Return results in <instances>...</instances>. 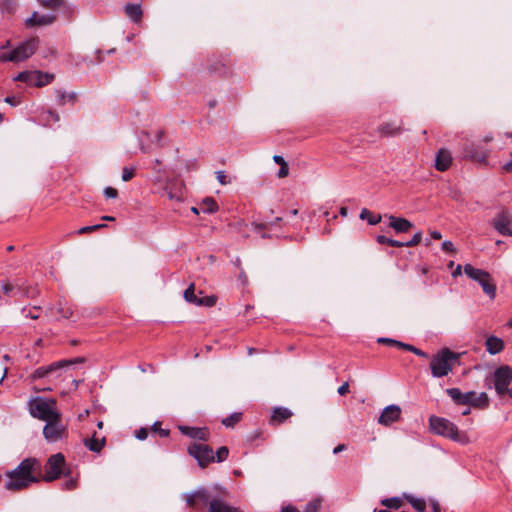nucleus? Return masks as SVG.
Masks as SVG:
<instances>
[{"label": "nucleus", "instance_id": "1", "mask_svg": "<svg viewBox=\"0 0 512 512\" xmlns=\"http://www.w3.org/2000/svg\"><path fill=\"white\" fill-rule=\"evenodd\" d=\"M41 464L35 458H26L13 470L5 473L7 480L5 489L20 491L39 481Z\"/></svg>", "mask_w": 512, "mask_h": 512}, {"label": "nucleus", "instance_id": "2", "mask_svg": "<svg viewBox=\"0 0 512 512\" xmlns=\"http://www.w3.org/2000/svg\"><path fill=\"white\" fill-rule=\"evenodd\" d=\"M459 358V353L453 352L449 348L441 349L431 359L430 370L432 376L435 378L447 376L459 362Z\"/></svg>", "mask_w": 512, "mask_h": 512}, {"label": "nucleus", "instance_id": "3", "mask_svg": "<svg viewBox=\"0 0 512 512\" xmlns=\"http://www.w3.org/2000/svg\"><path fill=\"white\" fill-rule=\"evenodd\" d=\"M430 429L433 433L450 438L451 440L467 444L469 438L465 432H460L457 426L446 418L431 416L429 419Z\"/></svg>", "mask_w": 512, "mask_h": 512}, {"label": "nucleus", "instance_id": "4", "mask_svg": "<svg viewBox=\"0 0 512 512\" xmlns=\"http://www.w3.org/2000/svg\"><path fill=\"white\" fill-rule=\"evenodd\" d=\"M512 383V368L509 365L497 367L489 377L486 378V385L494 388L498 397L509 396V388Z\"/></svg>", "mask_w": 512, "mask_h": 512}, {"label": "nucleus", "instance_id": "5", "mask_svg": "<svg viewBox=\"0 0 512 512\" xmlns=\"http://www.w3.org/2000/svg\"><path fill=\"white\" fill-rule=\"evenodd\" d=\"M29 412L32 417L45 422L61 416L54 399L36 398L31 400L29 402Z\"/></svg>", "mask_w": 512, "mask_h": 512}, {"label": "nucleus", "instance_id": "6", "mask_svg": "<svg viewBox=\"0 0 512 512\" xmlns=\"http://www.w3.org/2000/svg\"><path fill=\"white\" fill-rule=\"evenodd\" d=\"M463 269L467 277L476 281L490 299H494L496 297V284L487 271L475 268L471 264L464 265Z\"/></svg>", "mask_w": 512, "mask_h": 512}, {"label": "nucleus", "instance_id": "7", "mask_svg": "<svg viewBox=\"0 0 512 512\" xmlns=\"http://www.w3.org/2000/svg\"><path fill=\"white\" fill-rule=\"evenodd\" d=\"M37 47L38 39L32 38L25 41L11 52L3 53L1 55V59L3 61L20 62L32 56L35 53Z\"/></svg>", "mask_w": 512, "mask_h": 512}, {"label": "nucleus", "instance_id": "8", "mask_svg": "<svg viewBox=\"0 0 512 512\" xmlns=\"http://www.w3.org/2000/svg\"><path fill=\"white\" fill-rule=\"evenodd\" d=\"M68 435V430L63 424L61 416L47 421L43 428V436L48 443H56Z\"/></svg>", "mask_w": 512, "mask_h": 512}, {"label": "nucleus", "instance_id": "9", "mask_svg": "<svg viewBox=\"0 0 512 512\" xmlns=\"http://www.w3.org/2000/svg\"><path fill=\"white\" fill-rule=\"evenodd\" d=\"M75 361L71 360H60L57 362H53L47 366H42L33 371L30 375L31 380H38L47 377L59 378L61 377V371L63 368L68 367L73 364Z\"/></svg>", "mask_w": 512, "mask_h": 512}, {"label": "nucleus", "instance_id": "10", "mask_svg": "<svg viewBox=\"0 0 512 512\" xmlns=\"http://www.w3.org/2000/svg\"><path fill=\"white\" fill-rule=\"evenodd\" d=\"M188 453L196 459L200 467H206L208 464L215 462L214 451L206 444L192 443L188 447Z\"/></svg>", "mask_w": 512, "mask_h": 512}, {"label": "nucleus", "instance_id": "11", "mask_svg": "<svg viewBox=\"0 0 512 512\" xmlns=\"http://www.w3.org/2000/svg\"><path fill=\"white\" fill-rule=\"evenodd\" d=\"M65 466V457L62 453H56L50 456L45 465V475L43 479L46 482H51L58 479Z\"/></svg>", "mask_w": 512, "mask_h": 512}, {"label": "nucleus", "instance_id": "12", "mask_svg": "<svg viewBox=\"0 0 512 512\" xmlns=\"http://www.w3.org/2000/svg\"><path fill=\"white\" fill-rule=\"evenodd\" d=\"M215 489H219L221 495H210V499L207 502L209 504V512H243L239 508L232 507L226 503L224 496L227 495L228 492L225 488L215 486Z\"/></svg>", "mask_w": 512, "mask_h": 512}, {"label": "nucleus", "instance_id": "13", "mask_svg": "<svg viewBox=\"0 0 512 512\" xmlns=\"http://www.w3.org/2000/svg\"><path fill=\"white\" fill-rule=\"evenodd\" d=\"M489 152L480 143L467 142L463 146L462 156L463 158L470 159L472 161L484 163L488 158Z\"/></svg>", "mask_w": 512, "mask_h": 512}, {"label": "nucleus", "instance_id": "14", "mask_svg": "<svg viewBox=\"0 0 512 512\" xmlns=\"http://www.w3.org/2000/svg\"><path fill=\"white\" fill-rule=\"evenodd\" d=\"M512 216L508 210H502L495 216L493 227L503 236H512Z\"/></svg>", "mask_w": 512, "mask_h": 512}, {"label": "nucleus", "instance_id": "15", "mask_svg": "<svg viewBox=\"0 0 512 512\" xmlns=\"http://www.w3.org/2000/svg\"><path fill=\"white\" fill-rule=\"evenodd\" d=\"M164 191L170 200L178 202L184 200L185 187L183 181L179 178L169 179L165 185Z\"/></svg>", "mask_w": 512, "mask_h": 512}, {"label": "nucleus", "instance_id": "16", "mask_svg": "<svg viewBox=\"0 0 512 512\" xmlns=\"http://www.w3.org/2000/svg\"><path fill=\"white\" fill-rule=\"evenodd\" d=\"M401 416V408L398 405L392 404L385 407L378 418V423L384 426H389L398 421Z\"/></svg>", "mask_w": 512, "mask_h": 512}, {"label": "nucleus", "instance_id": "17", "mask_svg": "<svg viewBox=\"0 0 512 512\" xmlns=\"http://www.w3.org/2000/svg\"><path fill=\"white\" fill-rule=\"evenodd\" d=\"M182 497L185 500L187 506L194 507L196 505V500L207 503L210 499V492L205 487H198L193 492L183 494Z\"/></svg>", "mask_w": 512, "mask_h": 512}, {"label": "nucleus", "instance_id": "18", "mask_svg": "<svg viewBox=\"0 0 512 512\" xmlns=\"http://www.w3.org/2000/svg\"><path fill=\"white\" fill-rule=\"evenodd\" d=\"M180 432L192 439L207 441L209 438V430L206 427H190L179 426Z\"/></svg>", "mask_w": 512, "mask_h": 512}, {"label": "nucleus", "instance_id": "19", "mask_svg": "<svg viewBox=\"0 0 512 512\" xmlns=\"http://www.w3.org/2000/svg\"><path fill=\"white\" fill-rule=\"evenodd\" d=\"M452 163V155L449 150L441 148L436 154L435 168L438 171H446Z\"/></svg>", "mask_w": 512, "mask_h": 512}, {"label": "nucleus", "instance_id": "20", "mask_svg": "<svg viewBox=\"0 0 512 512\" xmlns=\"http://www.w3.org/2000/svg\"><path fill=\"white\" fill-rule=\"evenodd\" d=\"M377 131L384 137L396 136L402 133V122H385L382 123Z\"/></svg>", "mask_w": 512, "mask_h": 512}, {"label": "nucleus", "instance_id": "21", "mask_svg": "<svg viewBox=\"0 0 512 512\" xmlns=\"http://www.w3.org/2000/svg\"><path fill=\"white\" fill-rule=\"evenodd\" d=\"M446 393L457 405H467L470 402L469 397L473 396L468 392L462 393L459 388H448Z\"/></svg>", "mask_w": 512, "mask_h": 512}, {"label": "nucleus", "instance_id": "22", "mask_svg": "<svg viewBox=\"0 0 512 512\" xmlns=\"http://www.w3.org/2000/svg\"><path fill=\"white\" fill-rule=\"evenodd\" d=\"M486 351L491 355H496L504 349V342L496 336H489L485 341Z\"/></svg>", "mask_w": 512, "mask_h": 512}, {"label": "nucleus", "instance_id": "23", "mask_svg": "<svg viewBox=\"0 0 512 512\" xmlns=\"http://www.w3.org/2000/svg\"><path fill=\"white\" fill-rule=\"evenodd\" d=\"M390 227L397 233H404L409 231L413 227V224L405 218L390 216Z\"/></svg>", "mask_w": 512, "mask_h": 512}, {"label": "nucleus", "instance_id": "24", "mask_svg": "<svg viewBox=\"0 0 512 512\" xmlns=\"http://www.w3.org/2000/svg\"><path fill=\"white\" fill-rule=\"evenodd\" d=\"M473 396L469 397L470 402L467 405H470L475 408H487L489 405V397L487 393L481 392L480 394H476L474 391H469Z\"/></svg>", "mask_w": 512, "mask_h": 512}, {"label": "nucleus", "instance_id": "25", "mask_svg": "<svg viewBox=\"0 0 512 512\" xmlns=\"http://www.w3.org/2000/svg\"><path fill=\"white\" fill-rule=\"evenodd\" d=\"M54 79V74L45 73L42 71H34L32 78V85L36 87H43L51 83Z\"/></svg>", "mask_w": 512, "mask_h": 512}, {"label": "nucleus", "instance_id": "26", "mask_svg": "<svg viewBox=\"0 0 512 512\" xmlns=\"http://www.w3.org/2000/svg\"><path fill=\"white\" fill-rule=\"evenodd\" d=\"M124 11L133 22L138 23L141 21L143 12L140 4H126Z\"/></svg>", "mask_w": 512, "mask_h": 512}, {"label": "nucleus", "instance_id": "27", "mask_svg": "<svg viewBox=\"0 0 512 512\" xmlns=\"http://www.w3.org/2000/svg\"><path fill=\"white\" fill-rule=\"evenodd\" d=\"M55 94L56 102L59 106H64L67 102L74 104L78 99V94L76 92L67 93L63 90H55Z\"/></svg>", "mask_w": 512, "mask_h": 512}, {"label": "nucleus", "instance_id": "28", "mask_svg": "<svg viewBox=\"0 0 512 512\" xmlns=\"http://www.w3.org/2000/svg\"><path fill=\"white\" fill-rule=\"evenodd\" d=\"M55 20V16L54 15H50V14H47V15H40L36 12H34L31 17L28 19V22L31 26H42V25H48V24H51L53 23Z\"/></svg>", "mask_w": 512, "mask_h": 512}, {"label": "nucleus", "instance_id": "29", "mask_svg": "<svg viewBox=\"0 0 512 512\" xmlns=\"http://www.w3.org/2000/svg\"><path fill=\"white\" fill-rule=\"evenodd\" d=\"M292 416V412L285 407H277L273 410L271 416V422L275 424H281Z\"/></svg>", "mask_w": 512, "mask_h": 512}, {"label": "nucleus", "instance_id": "30", "mask_svg": "<svg viewBox=\"0 0 512 512\" xmlns=\"http://www.w3.org/2000/svg\"><path fill=\"white\" fill-rule=\"evenodd\" d=\"M84 445L92 452L99 453L105 445V438H97L94 434L91 438L84 440Z\"/></svg>", "mask_w": 512, "mask_h": 512}, {"label": "nucleus", "instance_id": "31", "mask_svg": "<svg viewBox=\"0 0 512 512\" xmlns=\"http://www.w3.org/2000/svg\"><path fill=\"white\" fill-rule=\"evenodd\" d=\"M404 498L411 504L417 512H424L426 510V501L422 498H416L413 495L405 494Z\"/></svg>", "mask_w": 512, "mask_h": 512}, {"label": "nucleus", "instance_id": "32", "mask_svg": "<svg viewBox=\"0 0 512 512\" xmlns=\"http://www.w3.org/2000/svg\"><path fill=\"white\" fill-rule=\"evenodd\" d=\"M200 209L205 213L212 214L218 210V204L213 198L207 197L201 202Z\"/></svg>", "mask_w": 512, "mask_h": 512}, {"label": "nucleus", "instance_id": "33", "mask_svg": "<svg viewBox=\"0 0 512 512\" xmlns=\"http://www.w3.org/2000/svg\"><path fill=\"white\" fill-rule=\"evenodd\" d=\"M56 309H57V313H59L61 315L62 319H69L73 316V310H72L71 306L68 305V303H66V302L60 301L57 304Z\"/></svg>", "mask_w": 512, "mask_h": 512}, {"label": "nucleus", "instance_id": "34", "mask_svg": "<svg viewBox=\"0 0 512 512\" xmlns=\"http://www.w3.org/2000/svg\"><path fill=\"white\" fill-rule=\"evenodd\" d=\"M360 219L367 220L370 225H376L381 221V216L375 215L368 209L363 208L360 213Z\"/></svg>", "mask_w": 512, "mask_h": 512}, {"label": "nucleus", "instance_id": "35", "mask_svg": "<svg viewBox=\"0 0 512 512\" xmlns=\"http://www.w3.org/2000/svg\"><path fill=\"white\" fill-rule=\"evenodd\" d=\"M242 419V413L241 412H234L228 417L224 418L222 420V424L225 427H234L240 420Z\"/></svg>", "mask_w": 512, "mask_h": 512}, {"label": "nucleus", "instance_id": "36", "mask_svg": "<svg viewBox=\"0 0 512 512\" xmlns=\"http://www.w3.org/2000/svg\"><path fill=\"white\" fill-rule=\"evenodd\" d=\"M381 505L389 509H399L402 506V500L399 497L384 498Z\"/></svg>", "mask_w": 512, "mask_h": 512}, {"label": "nucleus", "instance_id": "37", "mask_svg": "<svg viewBox=\"0 0 512 512\" xmlns=\"http://www.w3.org/2000/svg\"><path fill=\"white\" fill-rule=\"evenodd\" d=\"M184 299L189 302V303H192L194 305L197 304V301L199 299V297H197L195 295V286L193 283H191L188 288L184 291Z\"/></svg>", "mask_w": 512, "mask_h": 512}, {"label": "nucleus", "instance_id": "38", "mask_svg": "<svg viewBox=\"0 0 512 512\" xmlns=\"http://www.w3.org/2000/svg\"><path fill=\"white\" fill-rule=\"evenodd\" d=\"M16 2L14 0H3L1 2V11L3 14H13L16 10Z\"/></svg>", "mask_w": 512, "mask_h": 512}, {"label": "nucleus", "instance_id": "39", "mask_svg": "<svg viewBox=\"0 0 512 512\" xmlns=\"http://www.w3.org/2000/svg\"><path fill=\"white\" fill-rule=\"evenodd\" d=\"M376 240L379 244H387L391 247H403V242L388 238L384 235H378Z\"/></svg>", "mask_w": 512, "mask_h": 512}, {"label": "nucleus", "instance_id": "40", "mask_svg": "<svg viewBox=\"0 0 512 512\" xmlns=\"http://www.w3.org/2000/svg\"><path fill=\"white\" fill-rule=\"evenodd\" d=\"M33 75H34V71H23V72H20L15 78L14 80L16 81H20V82H24L28 85H32V78H33Z\"/></svg>", "mask_w": 512, "mask_h": 512}, {"label": "nucleus", "instance_id": "41", "mask_svg": "<svg viewBox=\"0 0 512 512\" xmlns=\"http://www.w3.org/2000/svg\"><path fill=\"white\" fill-rule=\"evenodd\" d=\"M217 298L215 296L200 297L197 301V306L212 307L216 304Z\"/></svg>", "mask_w": 512, "mask_h": 512}, {"label": "nucleus", "instance_id": "42", "mask_svg": "<svg viewBox=\"0 0 512 512\" xmlns=\"http://www.w3.org/2000/svg\"><path fill=\"white\" fill-rule=\"evenodd\" d=\"M320 507L321 501L319 499H314L306 504L303 512H318Z\"/></svg>", "mask_w": 512, "mask_h": 512}, {"label": "nucleus", "instance_id": "43", "mask_svg": "<svg viewBox=\"0 0 512 512\" xmlns=\"http://www.w3.org/2000/svg\"><path fill=\"white\" fill-rule=\"evenodd\" d=\"M215 455V461L216 462H223L227 459L229 455V449L226 446L220 447Z\"/></svg>", "mask_w": 512, "mask_h": 512}, {"label": "nucleus", "instance_id": "44", "mask_svg": "<svg viewBox=\"0 0 512 512\" xmlns=\"http://www.w3.org/2000/svg\"><path fill=\"white\" fill-rule=\"evenodd\" d=\"M135 175V169L133 167H124L122 169V180L124 182L130 181Z\"/></svg>", "mask_w": 512, "mask_h": 512}, {"label": "nucleus", "instance_id": "45", "mask_svg": "<svg viewBox=\"0 0 512 512\" xmlns=\"http://www.w3.org/2000/svg\"><path fill=\"white\" fill-rule=\"evenodd\" d=\"M421 239H422V233L421 232H417V233L414 234V236L412 237L411 240H409L407 242H403V247H413V246H416V245H418L421 242Z\"/></svg>", "mask_w": 512, "mask_h": 512}, {"label": "nucleus", "instance_id": "46", "mask_svg": "<svg viewBox=\"0 0 512 512\" xmlns=\"http://www.w3.org/2000/svg\"><path fill=\"white\" fill-rule=\"evenodd\" d=\"M64 4V0H42V5L46 8H59Z\"/></svg>", "mask_w": 512, "mask_h": 512}, {"label": "nucleus", "instance_id": "47", "mask_svg": "<svg viewBox=\"0 0 512 512\" xmlns=\"http://www.w3.org/2000/svg\"><path fill=\"white\" fill-rule=\"evenodd\" d=\"M105 226H106L105 224H95V225H91V226H84V227L80 228L77 233L78 234L89 233V232L104 228Z\"/></svg>", "mask_w": 512, "mask_h": 512}, {"label": "nucleus", "instance_id": "48", "mask_svg": "<svg viewBox=\"0 0 512 512\" xmlns=\"http://www.w3.org/2000/svg\"><path fill=\"white\" fill-rule=\"evenodd\" d=\"M152 431L154 433H158L161 437H167L170 433V431L168 429H162L160 427V423L159 422H155L152 427H151Z\"/></svg>", "mask_w": 512, "mask_h": 512}, {"label": "nucleus", "instance_id": "49", "mask_svg": "<svg viewBox=\"0 0 512 512\" xmlns=\"http://www.w3.org/2000/svg\"><path fill=\"white\" fill-rule=\"evenodd\" d=\"M377 342L380 343V344L394 346V347H397V348H398V344L400 343V341H398V340H395V339H392V338H387V337H380V338L377 339Z\"/></svg>", "mask_w": 512, "mask_h": 512}, {"label": "nucleus", "instance_id": "50", "mask_svg": "<svg viewBox=\"0 0 512 512\" xmlns=\"http://www.w3.org/2000/svg\"><path fill=\"white\" fill-rule=\"evenodd\" d=\"M77 487V480L74 478H70L63 483V489L65 490H74Z\"/></svg>", "mask_w": 512, "mask_h": 512}, {"label": "nucleus", "instance_id": "51", "mask_svg": "<svg viewBox=\"0 0 512 512\" xmlns=\"http://www.w3.org/2000/svg\"><path fill=\"white\" fill-rule=\"evenodd\" d=\"M104 196L106 198L114 199L118 196V191L113 187H106L104 189Z\"/></svg>", "mask_w": 512, "mask_h": 512}, {"label": "nucleus", "instance_id": "52", "mask_svg": "<svg viewBox=\"0 0 512 512\" xmlns=\"http://www.w3.org/2000/svg\"><path fill=\"white\" fill-rule=\"evenodd\" d=\"M216 177H217V180L222 184V185H226L228 184L230 181L228 180V177L226 175V173L224 171H217L216 172Z\"/></svg>", "mask_w": 512, "mask_h": 512}, {"label": "nucleus", "instance_id": "53", "mask_svg": "<svg viewBox=\"0 0 512 512\" xmlns=\"http://www.w3.org/2000/svg\"><path fill=\"white\" fill-rule=\"evenodd\" d=\"M288 174H289L288 164L286 163V164L280 166V169L277 172V176L279 178H285L286 176H288Z\"/></svg>", "mask_w": 512, "mask_h": 512}, {"label": "nucleus", "instance_id": "54", "mask_svg": "<svg viewBox=\"0 0 512 512\" xmlns=\"http://www.w3.org/2000/svg\"><path fill=\"white\" fill-rule=\"evenodd\" d=\"M22 313L24 314V316L26 318H31L33 320H36L39 318V314L36 313V312H33L31 309H26V308H23L22 309Z\"/></svg>", "mask_w": 512, "mask_h": 512}, {"label": "nucleus", "instance_id": "55", "mask_svg": "<svg viewBox=\"0 0 512 512\" xmlns=\"http://www.w3.org/2000/svg\"><path fill=\"white\" fill-rule=\"evenodd\" d=\"M148 436V429L147 428H140L138 431H136V438L139 440H145Z\"/></svg>", "mask_w": 512, "mask_h": 512}, {"label": "nucleus", "instance_id": "56", "mask_svg": "<svg viewBox=\"0 0 512 512\" xmlns=\"http://www.w3.org/2000/svg\"><path fill=\"white\" fill-rule=\"evenodd\" d=\"M442 250L446 252H455L454 244L451 241H444L442 243Z\"/></svg>", "mask_w": 512, "mask_h": 512}, {"label": "nucleus", "instance_id": "57", "mask_svg": "<svg viewBox=\"0 0 512 512\" xmlns=\"http://www.w3.org/2000/svg\"><path fill=\"white\" fill-rule=\"evenodd\" d=\"M1 288L5 294H9L13 290L14 287L10 282L4 281L1 284Z\"/></svg>", "mask_w": 512, "mask_h": 512}, {"label": "nucleus", "instance_id": "58", "mask_svg": "<svg viewBox=\"0 0 512 512\" xmlns=\"http://www.w3.org/2000/svg\"><path fill=\"white\" fill-rule=\"evenodd\" d=\"M4 101L12 106H17L20 104V99L13 97V96H7Z\"/></svg>", "mask_w": 512, "mask_h": 512}, {"label": "nucleus", "instance_id": "59", "mask_svg": "<svg viewBox=\"0 0 512 512\" xmlns=\"http://www.w3.org/2000/svg\"><path fill=\"white\" fill-rule=\"evenodd\" d=\"M338 394L341 396L346 395L349 392V384L348 382L343 383L337 390Z\"/></svg>", "mask_w": 512, "mask_h": 512}, {"label": "nucleus", "instance_id": "60", "mask_svg": "<svg viewBox=\"0 0 512 512\" xmlns=\"http://www.w3.org/2000/svg\"><path fill=\"white\" fill-rule=\"evenodd\" d=\"M398 348H399V349H403V350L410 351V352H412V353H414V351H415V346L410 345V344H406V343H403V342H400V343L398 344Z\"/></svg>", "mask_w": 512, "mask_h": 512}, {"label": "nucleus", "instance_id": "61", "mask_svg": "<svg viewBox=\"0 0 512 512\" xmlns=\"http://www.w3.org/2000/svg\"><path fill=\"white\" fill-rule=\"evenodd\" d=\"M252 226L254 227L255 231L260 232L261 230H265L268 228L267 223H252Z\"/></svg>", "mask_w": 512, "mask_h": 512}, {"label": "nucleus", "instance_id": "62", "mask_svg": "<svg viewBox=\"0 0 512 512\" xmlns=\"http://www.w3.org/2000/svg\"><path fill=\"white\" fill-rule=\"evenodd\" d=\"M430 506H431V509L433 512H441V508H440L438 501L431 499Z\"/></svg>", "mask_w": 512, "mask_h": 512}, {"label": "nucleus", "instance_id": "63", "mask_svg": "<svg viewBox=\"0 0 512 512\" xmlns=\"http://www.w3.org/2000/svg\"><path fill=\"white\" fill-rule=\"evenodd\" d=\"M280 512H300L298 508L292 506V505H287V506H283L281 508V511Z\"/></svg>", "mask_w": 512, "mask_h": 512}, {"label": "nucleus", "instance_id": "64", "mask_svg": "<svg viewBox=\"0 0 512 512\" xmlns=\"http://www.w3.org/2000/svg\"><path fill=\"white\" fill-rule=\"evenodd\" d=\"M273 160L276 164H279L280 166L286 164L287 162L284 160V158L280 155H275L273 157Z\"/></svg>", "mask_w": 512, "mask_h": 512}]
</instances>
